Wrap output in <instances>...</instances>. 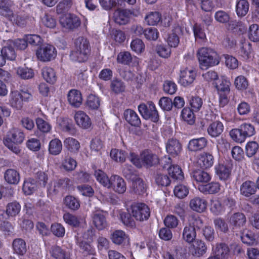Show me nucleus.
Returning a JSON list of instances; mask_svg holds the SVG:
<instances>
[{"label":"nucleus","instance_id":"50","mask_svg":"<svg viewBox=\"0 0 259 259\" xmlns=\"http://www.w3.org/2000/svg\"><path fill=\"white\" fill-rule=\"evenodd\" d=\"M94 176L96 180L100 184L106 188L109 181V178H108L107 175L101 169L95 170Z\"/></svg>","mask_w":259,"mask_h":259},{"label":"nucleus","instance_id":"47","mask_svg":"<svg viewBox=\"0 0 259 259\" xmlns=\"http://www.w3.org/2000/svg\"><path fill=\"white\" fill-rule=\"evenodd\" d=\"M229 252L228 246L224 243L218 244L213 250L214 254L218 257L222 258L226 257Z\"/></svg>","mask_w":259,"mask_h":259},{"label":"nucleus","instance_id":"22","mask_svg":"<svg viewBox=\"0 0 259 259\" xmlns=\"http://www.w3.org/2000/svg\"><path fill=\"white\" fill-rule=\"evenodd\" d=\"M111 239L113 243L117 245L128 243L130 239L125 233L120 230H116L111 235Z\"/></svg>","mask_w":259,"mask_h":259},{"label":"nucleus","instance_id":"4","mask_svg":"<svg viewBox=\"0 0 259 259\" xmlns=\"http://www.w3.org/2000/svg\"><path fill=\"white\" fill-rule=\"evenodd\" d=\"M129 158L135 166L139 168L142 166L149 167L159 162L157 156L149 150L143 151L140 157L134 153H131Z\"/></svg>","mask_w":259,"mask_h":259},{"label":"nucleus","instance_id":"5","mask_svg":"<svg viewBox=\"0 0 259 259\" xmlns=\"http://www.w3.org/2000/svg\"><path fill=\"white\" fill-rule=\"evenodd\" d=\"M9 97L10 105L16 109L22 108L24 101L29 102L32 100V95L27 89H21L20 91H11Z\"/></svg>","mask_w":259,"mask_h":259},{"label":"nucleus","instance_id":"12","mask_svg":"<svg viewBox=\"0 0 259 259\" xmlns=\"http://www.w3.org/2000/svg\"><path fill=\"white\" fill-rule=\"evenodd\" d=\"M182 34L183 28L179 25L175 26L165 38L168 45L171 48H177L180 43V37Z\"/></svg>","mask_w":259,"mask_h":259},{"label":"nucleus","instance_id":"30","mask_svg":"<svg viewBox=\"0 0 259 259\" xmlns=\"http://www.w3.org/2000/svg\"><path fill=\"white\" fill-rule=\"evenodd\" d=\"M5 180L10 184H17L20 179V174L14 169H8L5 173Z\"/></svg>","mask_w":259,"mask_h":259},{"label":"nucleus","instance_id":"32","mask_svg":"<svg viewBox=\"0 0 259 259\" xmlns=\"http://www.w3.org/2000/svg\"><path fill=\"white\" fill-rule=\"evenodd\" d=\"M13 248L14 251L18 255H23L27 251L26 243L21 238L16 239L13 241Z\"/></svg>","mask_w":259,"mask_h":259},{"label":"nucleus","instance_id":"13","mask_svg":"<svg viewBox=\"0 0 259 259\" xmlns=\"http://www.w3.org/2000/svg\"><path fill=\"white\" fill-rule=\"evenodd\" d=\"M191 243L189 247V251L193 256L199 257L206 253L207 246L203 241L200 239H196Z\"/></svg>","mask_w":259,"mask_h":259},{"label":"nucleus","instance_id":"63","mask_svg":"<svg viewBox=\"0 0 259 259\" xmlns=\"http://www.w3.org/2000/svg\"><path fill=\"white\" fill-rule=\"evenodd\" d=\"M189 104L192 110L197 112L202 107L203 101L202 99L199 97H192L189 101Z\"/></svg>","mask_w":259,"mask_h":259},{"label":"nucleus","instance_id":"17","mask_svg":"<svg viewBox=\"0 0 259 259\" xmlns=\"http://www.w3.org/2000/svg\"><path fill=\"white\" fill-rule=\"evenodd\" d=\"M93 222L98 230H103L108 225L105 215L101 211H97L92 214Z\"/></svg>","mask_w":259,"mask_h":259},{"label":"nucleus","instance_id":"23","mask_svg":"<svg viewBox=\"0 0 259 259\" xmlns=\"http://www.w3.org/2000/svg\"><path fill=\"white\" fill-rule=\"evenodd\" d=\"M214 162L213 156L209 153L200 154L197 160V163L202 168H207L211 167Z\"/></svg>","mask_w":259,"mask_h":259},{"label":"nucleus","instance_id":"62","mask_svg":"<svg viewBox=\"0 0 259 259\" xmlns=\"http://www.w3.org/2000/svg\"><path fill=\"white\" fill-rule=\"evenodd\" d=\"M258 149V145L256 142H248L245 147L246 155L249 157H252L256 153Z\"/></svg>","mask_w":259,"mask_h":259},{"label":"nucleus","instance_id":"6","mask_svg":"<svg viewBox=\"0 0 259 259\" xmlns=\"http://www.w3.org/2000/svg\"><path fill=\"white\" fill-rule=\"evenodd\" d=\"M130 209L132 217L137 221L147 220L150 215L149 208L143 203H134Z\"/></svg>","mask_w":259,"mask_h":259},{"label":"nucleus","instance_id":"34","mask_svg":"<svg viewBox=\"0 0 259 259\" xmlns=\"http://www.w3.org/2000/svg\"><path fill=\"white\" fill-rule=\"evenodd\" d=\"M110 88L112 92L116 94H118L125 91L126 86L121 79H113L111 81Z\"/></svg>","mask_w":259,"mask_h":259},{"label":"nucleus","instance_id":"54","mask_svg":"<svg viewBox=\"0 0 259 259\" xmlns=\"http://www.w3.org/2000/svg\"><path fill=\"white\" fill-rule=\"evenodd\" d=\"M248 37L254 42L259 41V26L256 24L251 25L249 28Z\"/></svg>","mask_w":259,"mask_h":259},{"label":"nucleus","instance_id":"37","mask_svg":"<svg viewBox=\"0 0 259 259\" xmlns=\"http://www.w3.org/2000/svg\"><path fill=\"white\" fill-rule=\"evenodd\" d=\"M146 113L147 117H143L145 119H151L154 122H157L159 119L158 111L156 109L155 105L152 102H149L147 107Z\"/></svg>","mask_w":259,"mask_h":259},{"label":"nucleus","instance_id":"56","mask_svg":"<svg viewBox=\"0 0 259 259\" xmlns=\"http://www.w3.org/2000/svg\"><path fill=\"white\" fill-rule=\"evenodd\" d=\"M64 203L68 208L72 210H76L80 206L78 200L71 196H67L65 197Z\"/></svg>","mask_w":259,"mask_h":259},{"label":"nucleus","instance_id":"18","mask_svg":"<svg viewBox=\"0 0 259 259\" xmlns=\"http://www.w3.org/2000/svg\"><path fill=\"white\" fill-rule=\"evenodd\" d=\"M67 100L72 106L79 107L82 101L80 92L76 90H71L67 94Z\"/></svg>","mask_w":259,"mask_h":259},{"label":"nucleus","instance_id":"59","mask_svg":"<svg viewBox=\"0 0 259 259\" xmlns=\"http://www.w3.org/2000/svg\"><path fill=\"white\" fill-rule=\"evenodd\" d=\"M175 195L179 198H183L187 196L189 190L187 187L183 185H179L174 190Z\"/></svg>","mask_w":259,"mask_h":259},{"label":"nucleus","instance_id":"48","mask_svg":"<svg viewBox=\"0 0 259 259\" xmlns=\"http://www.w3.org/2000/svg\"><path fill=\"white\" fill-rule=\"evenodd\" d=\"M77 166V162L75 159L69 156L64 157L62 162V166L66 171H72Z\"/></svg>","mask_w":259,"mask_h":259},{"label":"nucleus","instance_id":"36","mask_svg":"<svg viewBox=\"0 0 259 259\" xmlns=\"http://www.w3.org/2000/svg\"><path fill=\"white\" fill-rule=\"evenodd\" d=\"M119 215L122 222L124 225L130 228L136 227V222L133 217H132L130 209L128 210V212H120Z\"/></svg>","mask_w":259,"mask_h":259},{"label":"nucleus","instance_id":"53","mask_svg":"<svg viewBox=\"0 0 259 259\" xmlns=\"http://www.w3.org/2000/svg\"><path fill=\"white\" fill-rule=\"evenodd\" d=\"M182 118L189 124L194 123V115L193 110L189 108H184L181 112Z\"/></svg>","mask_w":259,"mask_h":259},{"label":"nucleus","instance_id":"14","mask_svg":"<svg viewBox=\"0 0 259 259\" xmlns=\"http://www.w3.org/2000/svg\"><path fill=\"white\" fill-rule=\"evenodd\" d=\"M196 77L194 70L188 68H183L180 70L179 82L186 87L193 83Z\"/></svg>","mask_w":259,"mask_h":259},{"label":"nucleus","instance_id":"57","mask_svg":"<svg viewBox=\"0 0 259 259\" xmlns=\"http://www.w3.org/2000/svg\"><path fill=\"white\" fill-rule=\"evenodd\" d=\"M42 23L46 27L50 28H53L56 25V20L51 14L46 13L41 18Z\"/></svg>","mask_w":259,"mask_h":259},{"label":"nucleus","instance_id":"11","mask_svg":"<svg viewBox=\"0 0 259 259\" xmlns=\"http://www.w3.org/2000/svg\"><path fill=\"white\" fill-rule=\"evenodd\" d=\"M56 54L55 48L49 45L40 47L36 52L37 58L43 62L49 61L55 58Z\"/></svg>","mask_w":259,"mask_h":259},{"label":"nucleus","instance_id":"3","mask_svg":"<svg viewBox=\"0 0 259 259\" xmlns=\"http://www.w3.org/2000/svg\"><path fill=\"white\" fill-rule=\"evenodd\" d=\"M74 45V50L70 54L71 59L78 62L86 61L91 51L89 40L84 37L79 36L75 39Z\"/></svg>","mask_w":259,"mask_h":259},{"label":"nucleus","instance_id":"24","mask_svg":"<svg viewBox=\"0 0 259 259\" xmlns=\"http://www.w3.org/2000/svg\"><path fill=\"white\" fill-rule=\"evenodd\" d=\"M124 117L125 120L131 125L139 126L141 120L135 111L132 109H126L124 112Z\"/></svg>","mask_w":259,"mask_h":259},{"label":"nucleus","instance_id":"27","mask_svg":"<svg viewBox=\"0 0 259 259\" xmlns=\"http://www.w3.org/2000/svg\"><path fill=\"white\" fill-rule=\"evenodd\" d=\"M41 74L44 79L48 83L54 84L57 79L55 71L51 67H46L42 69Z\"/></svg>","mask_w":259,"mask_h":259},{"label":"nucleus","instance_id":"42","mask_svg":"<svg viewBox=\"0 0 259 259\" xmlns=\"http://www.w3.org/2000/svg\"><path fill=\"white\" fill-rule=\"evenodd\" d=\"M210 210L214 215H220L225 211L224 206L221 202L217 199H212L210 200Z\"/></svg>","mask_w":259,"mask_h":259},{"label":"nucleus","instance_id":"35","mask_svg":"<svg viewBox=\"0 0 259 259\" xmlns=\"http://www.w3.org/2000/svg\"><path fill=\"white\" fill-rule=\"evenodd\" d=\"M229 222L235 227L243 226L246 223V218L242 213H235L231 216Z\"/></svg>","mask_w":259,"mask_h":259},{"label":"nucleus","instance_id":"40","mask_svg":"<svg viewBox=\"0 0 259 259\" xmlns=\"http://www.w3.org/2000/svg\"><path fill=\"white\" fill-rule=\"evenodd\" d=\"M215 170L219 178L224 181L229 178L231 172L230 168L224 164H219L215 167Z\"/></svg>","mask_w":259,"mask_h":259},{"label":"nucleus","instance_id":"10","mask_svg":"<svg viewBox=\"0 0 259 259\" xmlns=\"http://www.w3.org/2000/svg\"><path fill=\"white\" fill-rule=\"evenodd\" d=\"M170 157H164L161 160L160 163L163 168L167 167L169 175L174 179L182 180L184 177L181 167L178 165H171Z\"/></svg>","mask_w":259,"mask_h":259},{"label":"nucleus","instance_id":"19","mask_svg":"<svg viewBox=\"0 0 259 259\" xmlns=\"http://www.w3.org/2000/svg\"><path fill=\"white\" fill-rule=\"evenodd\" d=\"M166 150L172 156L178 155L182 150V145L176 139L169 140L166 145Z\"/></svg>","mask_w":259,"mask_h":259},{"label":"nucleus","instance_id":"49","mask_svg":"<svg viewBox=\"0 0 259 259\" xmlns=\"http://www.w3.org/2000/svg\"><path fill=\"white\" fill-rule=\"evenodd\" d=\"M145 20L149 25H155L160 21L161 15L157 12H151L146 16Z\"/></svg>","mask_w":259,"mask_h":259},{"label":"nucleus","instance_id":"31","mask_svg":"<svg viewBox=\"0 0 259 259\" xmlns=\"http://www.w3.org/2000/svg\"><path fill=\"white\" fill-rule=\"evenodd\" d=\"M62 150V144L59 139H54L50 142L48 151L50 154L58 155L61 152Z\"/></svg>","mask_w":259,"mask_h":259},{"label":"nucleus","instance_id":"61","mask_svg":"<svg viewBox=\"0 0 259 259\" xmlns=\"http://www.w3.org/2000/svg\"><path fill=\"white\" fill-rule=\"evenodd\" d=\"M100 105V101L99 98L94 95H90L87 101V106L92 109H96L98 108Z\"/></svg>","mask_w":259,"mask_h":259},{"label":"nucleus","instance_id":"39","mask_svg":"<svg viewBox=\"0 0 259 259\" xmlns=\"http://www.w3.org/2000/svg\"><path fill=\"white\" fill-rule=\"evenodd\" d=\"M12 44V41H9V44L4 46L1 50V54L6 57V59L9 60H13L16 58V54Z\"/></svg>","mask_w":259,"mask_h":259},{"label":"nucleus","instance_id":"64","mask_svg":"<svg viewBox=\"0 0 259 259\" xmlns=\"http://www.w3.org/2000/svg\"><path fill=\"white\" fill-rule=\"evenodd\" d=\"M235 85L238 90H244L247 89L248 83L246 78L242 75L237 77L234 81Z\"/></svg>","mask_w":259,"mask_h":259},{"label":"nucleus","instance_id":"38","mask_svg":"<svg viewBox=\"0 0 259 259\" xmlns=\"http://www.w3.org/2000/svg\"><path fill=\"white\" fill-rule=\"evenodd\" d=\"M192 177L197 182L205 183L210 180L209 174L201 170L194 171L192 172Z\"/></svg>","mask_w":259,"mask_h":259},{"label":"nucleus","instance_id":"29","mask_svg":"<svg viewBox=\"0 0 259 259\" xmlns=\"http://www.w3.org/2000/svg\"><path fill=\"white\" fill-rule=\"evenodd\" d=\"M64 145L65 147L72 153H77L80 147L79 142L72 137L66 138L64 141Z\"/></svg>","mask_w":259,"mask_h":259},{"label":"nucleus","instance_id":"33","mask_svg":"<svg viewBox=\"0 0 259 259\" xmlns=\"http://www.w3.org/2000/svg\"><path fill=\"white\" fill-rule=\"evenodd\" d=\"M183 239L188 243L193 242L196 237V232L193 228L189 225L184 227L183 234Z\"/></svg>","mask_w":259,"mask_h":259},{"label":"nucleus","instance_id":"20","mask_svg":"<svg viewBox=\"0 0 259 259\" xmlns=\"http://www.w3.org/2000/svg\"><path fill=\"white\" fill-rule=\"evenodd\" d=\"M207 143L206 138L201 137L197 139H193L191 140L188 145V148L191 151H197L203 149L205 148Z\"/></svg>","mask_w":259,"mask_h":259},{"label":"nucleus","instance_id":"9","mask_svg":"<svg viewBox=\"0 0 259 259\" xmlns=\"http://www.w3.org/2000/svg\"><path fill=\"white\" fill-rule=\"evenodd\" d=\"M106 188L118 194H123L126 190L124 180L121 177L116 175H113L109 178Z\"/></svg>","mask_w":259,"mask_h":259},{"label":"nucleus","instance_id":"43","mask_svg":"<svg viewBox=\"0 0 259 259\" xmlns=\"http://www.w3.org/2000/svg\"><path fill=\"white\" fill-rule=\"evenodd\" d=\"M249 4L246 0H240L236 6V11L238 16H244L248 12Z\"/></svg>","mask_w":259,"mask_h":259},{"label":"nucleus","instance_id":"58","mask_svg":"<svg viewBox=\"0 0 259 259\" xmlns=\"http://www.w3.org/2000/svg\"><path fill=\"white\" fill-rule=\"evenodd\" d=\"M220 190V185L218 182H211L204 185L202 188V191L209 194H214Z\"/></svg>","mask_w":259,"mask_h":259},{"label":"nucleus","instance_id":"8","mask_svg":"<svg viewBox=\"0 0 259 259\" xmlns=\"http://www.w3.org/2000/svg\"><path fill=\"white\" fill-rule=\"evenodd\" d=\"M59 21L61 25L68 30L77 29L81 24L79 18L77 16L70 13L63 15L60 17Z\"/></svg>","mask_w":259,"mask_h":259},{"label":"nucleus","instance_id":"51","mask_svg":"<svg viewBox=\"0 0 259 259\" xmlns=\"http://www.w3.org/2000/svg\"><path fill=\"white\" fill-rule=\"evenodd\" d=\"M133 59L137 60V58H133L128 52H120L117 57V62L124 65H129Z\"/></svg>","mask_w":259,"mask_h":259},{"label":"nucleus","instance_id":"45","mask_svg":"<svg viewBox=\"0 0 259 259\" xmlns=\"http://www.w3.org/2000/svg\"><path fill=\"white\" fill-rule=\"evenodd\" d=\"M20 204L16 201H14L7 204L6 213L9 216L15 217L20 212Z\"/></svg>","mask_w":259,"mask_h":259},{"label":"nucleus","instance_id":"25","mask_svg":"<svg viewBox=\"0 0 259 259\" xmlns=\"http://www.w3.org/2000/svg\"><path fill=\"white\" fill-rule=\"evenodd\" d=\"M224 125L223 123L219 121H215L211 123L208 128L207 133L211 137H217L219 136L223 132Z\"/></svg>","mask_w":259,"mask_h":259},{"label":"nucleus","instance_id":"1","mask_svg":"<svg viewBox=\"0 0 259 259\" xmlns=\"http://www.w3.org/2000/svg\"><path fill=\"white\" fill-rule=\"evenodd\" d=\"M197 57L201 69H206L210 67L218 65L220 59L217 53L213 49L202 47L198 50Z\"/></svg>","mask_w":259,"mask_h":259},{"label":"nucleus","instance_id":"55","mask_svg":"<svg viewBox=\"0 0 259 259\" xmlns=\"http://www.w3.org/2000/svg\"><path fill=\"white\" fill-rule=\"evenodd\" d=\"M82 252L85 255H94L96 253L95 248L90 244L85 241H81L78 243Z\"/></svg>","mask_w":259,"mask_h":259},{"label":"nucleus","instance_id":"41","mask_svg":"<svg viewBox=\"0 0 259 259\" xmlns=\"http://www.w3.org/2000/svg\"><path fill=\"white\" fill-rule=\"evenodd\" d=\"M110 156L116 162H123L126 159L127 154L123 150L113 149L111 150Z\"/></svg>","mask_w":259,"mask_h":259},{"label":"nucleus","instance_id":"52","mask_svg":"<svg viewBox=\"0 0 259 259\" xmlns=\"http://www.w3.org/2000/svg\"><path fill=\"white\" fill-rule=\"evenodd\" d=\"M16 72L20 77L24 79L31 78L34 76L33 70L26 67H18L17 69Z\"/></svg>","mask_w":259,"mask_h":259},{"label":"nucleus","instance_id":"44","mask_svg":"<svg viewBox=\"0 0 259 259\" xmlns=\"http://www.w3.org/2000/svg\"><path fill=\"white\" fill-rule=\"evenodd\" d=\"M229 135L231 139L238 143L244 142L246 139L243 132L240 131V126L239 128L231 130Z\"/></svg>","mask_w":259,"mask_h":259},{"label":"nucleus","instance_id":"60","mask_svg":"<svg viewBox=\"0 0 259 259\" xmlns=\"http://www.w3.org/2000/svg\"><path fill=\"white\" fill-rule=\"evenodd\" d=\"M51 231L57 237H63L65 233L64 227L61 224L59 223L52 224L51 227Z\"/></svg>","mask_w":259,"mask_h":259},{"label":"nucleus","instance_id":"21","mask_svg":"<svg viewBox=\"0 0 259 259\" xmlns=\"http://www.w3.org/2000/svg\"><path fill=\"white\" fill-rule=\"evenodd\" d=\"M13 5L11 0H0V15L12 19Z\"/></svg>","mask_w":259,"mask_h":259},{"label":"nucleus","instance_id":"7","mask_svg":"<svg viewBox=\"0 0 259 259\" xmlns=\"http://www.w3.org/2000/svg\"><path fill=\"white\" fill-rule=\"evenodd\" d=\"M139 13V10L118 9L114 11L113 19L117 24L125 25L129 22L131 15L137 16Z\"/></svg>","mask_w":259,"mask_h":259},{"label":"nucleus","instance_id":"26","mask_svg":"<svg viewBox=\"0 0 259 259\" xmlns=\"http://www.w3.org/2000/svg\"><path fill=\"white\" fill-rule=\"evenodd\" d=\"M50 252L51 256L55 259H70V252L63 250L58 246H52Z\"/></svg>","mask_w":259,"mask_h":259},{"label":"nucleus","instance_id":"16","mask_svg":"<svg viewBox=\"0 0 259 259\" xmlns=\"http://www.w3.org/2000/svg\"><path fill=\"white\" fill-rule=\"evenodd\" d=\"M207 202L206 200L201 197H195L192 198L189 203L190 208L194 211L202 212L205 210L207 207Z\"/></svg>","mask_w":259,"mask_h":259},{"label":"nucleus","instance_id":"28","mask_svg":"<svg viewBox=\"0 0 259 259\" xmlns=\"http://www.w3.org/2000/svg\"><path fill=\"white\" fill-rule=\"evenodd\" d=\"M255 192L256 187L254 183L251 181H245L240 187V193L245 197H249L254 194Z\"/></svg>","mask_w":259,"mask_h":259},{"label":"nucleus","instance_id":"46","mask_svg":"<svg viewBox=\"0 0 259 259\" xmlns=\"http://www.w3.org/2000/svg\"><path fill=\"white\" fill-rule=\"evenodd\" d=\"M36 188L34 181L29 179L24 181L22 189L25 194L31 195L36 191Z\"/></svg>","mask_w":259,"mask_h":259},{"label":"nucleus","instance_id":"2","mask_svg":"<svg viewBox=\"0 0 259 259\" xmlns=\"http://www.w3.org/2000/svg\"><path fill=\"white\" fill-rule=\"evenodd\" d=\"M25 138L23 132L17 128H12L9 131L4 137V145L12 152L18 154L21 151L19 145L21 144Z\"/></svg>","mask_w":259,"mask_h":259},{"label":"nucleus","instance_id":"15","mask_svg":"<svg viewBox=\"0 0 259 259\" xmlns=\"http://www.w3.org/2000/svg\"><path fill=\"white\" fill-rule=\"evenodd\" d=\"M74 118L76 124L82 128H89L92 125L91 118L83 111H76L74 114Z\"/></svg>","mask_w":259,"mask_h":259}]
</instances>
